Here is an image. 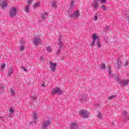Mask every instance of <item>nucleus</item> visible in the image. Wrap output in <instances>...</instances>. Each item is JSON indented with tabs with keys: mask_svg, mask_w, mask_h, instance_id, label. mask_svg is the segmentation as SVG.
Instances as JSON below:
<instances>
[{
	"mask_svg": "<svg viewBox=\"0 0 129 129\" xmlns=\"http://www.w3.org/2000/svg\"><path fill=\"white\" fill-rule=\"evenodd\" d=\"M68 15L70 19H76V18H78L80 16V13H79V11H76L72 15L71 12L68 11Z\"/></svg>",
	"mask_w": 129,
	"mask_h": 129,
	"instance_id": "1",
	"label": "nucleus"
},
{
	"mask_svg": "<svg viewBox=\"0 0 129 129\" xmlns=\"http://www.w3.org/2000/svg\"><path fill=\"white\" fill-rule=\"evenodd\" d=\"M52 95H54V94H56L58 93V94H60L62 95L63 94V91L60 89V88L56 87L52 89L51 91Z\"/></svg>",
	"mask_w": 129,
	"mask_h": 129,
	"instance_id": "2",
	"label": "nucleus"
},
{
	"mask_svg": "<svg viewBox=\"0 0 129 129\" xmlns=\"http://www.w3.org/2000/svg\"><path fill=\"white\" fill-rule=\"evenodd\" d=\"M79 114L81 115V116H83L84 118H88V111H87L86 110L82 109L80 111Z\"/></svg>",
	"mask_w": 129,
	"mask_h": 129,
	"instance_id": "3",
	"label": "nucleus"
},
{
	"mask_svg": "<svg viewBox=\"0 0 129 129\" xmlns=\"http://www.w3.org/2000/svg\"><path fill=\"white\" fill-rule=\"evenodd\" d=\"M17 15V8L12 7L10 11V18H14Z\"/></svg>",
	"mask_w": 129,
	"mask_h": 129,
	"instance_id": "4",
	"label": "nucleus"
},
{
	"mask_svg": "<svg viewBox=\"0 0 129 129\" xmlns=\"http://www.w3.org/2000/svg\"><path fill=\"white\" fill-rule=\"evenodd\" d=\"M129 80H120L118 82V84H119L120 87H124L128 85Z\"/></svg>",
	"mask_w": 129,
	"mask_h": 129,
	"instance_id": "5",
	"label": "nucleus"
},
{
	"mask_svg": "<svg viewBox=\"0 0 129 129\" xmlns=\"http://www.w3.org/2000/svg\"><path fill=\"white\" fill-rule=\"evenodd\" d=\"M33 42L35 46H39V44L41 43V37L40 36H35L33 40Z\"/></svg>",
	"mask_w": 129,
	"mask_h": 129,
	"instance_id": "6",
	"label": "nucleus"
},
{
	"mask_svg": "<svg viewBox=\"0 0 129 129\" xmlns=\"http://www.w3.org/2000/svg\"><path fill=\"white\" fill-rule=\"evenodd\" d=\"M49 65L52 72H55V71H56V66H57V63H53L52 61H49Z\"/></svg>",
	"mask_w": 129,
	"mask_h": 129,
	"instance_id": "7",
	"label": "nucleus"
},
{
	"mask_svg": "<svg viewBox=\"0 0 129 129\" xmlns=\"http://www.w3.org/2000/svg\"><path fill=\"white\" fill-rule=\"evenodd\" d=\"M0 7L2 10H4V9H6L7 7H8V2L5 1H2L0 3Z\"/></svg>",
	"mask_w": 129,
	"mask_h": 129,
	"instance_id": "8",
	"label": "nucleus"
},
{
	"mask_svg": "<svg viewBox=\"0 0 129 129\" xmlns=\"http://www.w3.org/2000/svg\"><path fill=\"white\" fill-rule=\"evenodd\" d=\"M120 59H121V56H119L117 59V69H119L122 66V63L120 61Z\"/></svg>",
	"mask_w": 129,
	"mask_h": 129,
	"instance_id": "9",
	"label": "nucleus"
},
{
	"mask_svg": "<svg viewBox=\"0 0 129 129\" xmlns=\"http://www.w3.org/2000/svg\"><path fill=\"white\" fill-rule=\"evenodd\" d=\"M50 122L51 121L49 119L46 120L43 124L41 125L42 129H46V126H48V125L50 124Z\"/></svg>",
	"mask_w": 129,
	"mask_h": 129,
	"instance_id": "10",
	"label": "nucleus"
},
{
	"mask_svg": "<svg viewBox=\"0 0 129 129\" xmlns=\"http://www.w3.org/2000/svg\"><path fill=\"white\" fill-rule=\"evenodd\" d=\"M92 6L93 8H94V9L97 10V9H98V6H99V3L98 2V1H95L92 4Z\"/></svg>",
	"mask_w": 129,
	"mask_h": 129,
	"instance_id": "11",
	"label": "nucleus"
},
{
	"mask_svg": "<svg viewBox=\"0 0 129 129\" xmlns=\"http://www.w3.org/2000/svg\"><path fill=\"white\" fill-rule=\"evenodd\" d=\"M78 128V124L76 122H72L71 124L70 129Z\"/></svg>",
	"mask_w": 129,
	"mask_h": 129,
	"instance_id": "12",
	"label": "nucleus"
},
{
	"mask_svg": "<svg viewBox=\"0 0 129 129\" xmlns=\"http://www.w3.org/2000/svg\"><path fill=\"white\" fill-rule=\"evenodd\" d=\"M98 38H99V36L96 35V34H93L92 35V39H93L92 43H95V42L97 41V39H99Z\"/></svg>",
	"mask_w": 129,
	"mask_h": 129,
	"instance_id": "13",
	"label": "nucleus"
},
{
	"mask_svg": "<svg viewBox=\"0 0 129 129\" xmlns=\"http://www.w3.org/2000/svg\"><path fill=\"white\" fill-rule=\"evenodd\" d=\"M57 44L59 45L58 47H60L63 48L64 47V45H63V42H62V37L60 36L58 39Z\"/></svg>",
	"mask_w": 129,
	"mask_h": 129,
	"instance_id": "14",
	"label": "nucleus"
},
{
	"mask_svg": "<svg viewBox=\"0 0 129 129\" xmlns=\"http://www.w3.org/2000/svg\"><path fill=\"white\" fill-rule=\"evenodd\" d=\"M105 69H106V66L105 65V63L102 62L101 65L100 67V70H105Z\"/></svg>",
	"mask_w": 129,
	"mask_h": 129,
	"instance_id": "15",
	"label": "nucleus"
},
{
	"mask_svg": "<svg viewBox=\"0 0 129 129\" xmlns=\"http://www.w3.org/2000/svg\"><path fill=\"white\" fill-rule=\"evenodd\" d=\"M82 102H85L86 101V94H83L81 96Z\"/></svg>",
	"mask_w": 129,
	"mask_h": 129,
	"instance_id": "16",
	"label": "nucleus"
},
{
	"mask_svg": "<svg viewBox=\"0 0 129 129\" xmlns=\"http://www.w3.org/2000/svg\"><path fill=\"white\" fill-rule=\"evenodd\" d=\"M122 115L124 117H127V118H128V112H127V111L125 110L123 111Z\"/></svg>",
	"mask_w": 129,
	"mask_h": 129,
	"instance_id": "17",
	"label": "nucleus"
},
{
	"mask_svg": "<svg viewBox=\"0 0 129 129\" xmlns=\"http://www.w3.org/2000/svg\"><path fill=\"white\" fill-rule=\"evenodd\" d=\"M13 70H14L13 67H10L9 68V70L8 71V76H11V75L13 74Z\"/></svg>",
	"mask_w": 129,
	"mask_h": 129,
	"instance_id": "18",
	"label": "nucleus"
},
{
	"mask_svg": "<svg viewBox=\"0 0 129 129\" xmlns=\"http://www.w3.org/2000/svg\"><path fill=\"white\" fill-rule=\"evenodd\" d=\"M96 44L99 48H101V43H100V39H97Z\"/></svg>",
	"mask_w": 129,
	"mask_h": 129,
	"instance_id": "19",
	"label": "nucleus"
},
{
	"mask_svg": "<svg viewBox=\"0 0 129 129\" xmlns=\"http://www.w3.org/2000/svg\"><path fill=\"white\" fill-rule=\"evenodd\" d=\"M40 2H37V3L34 4V7H33L34 10H36V8H38V7H40Z\"/></svg>",
	"mask_w": 129,
	"mask_h": 129,
	"instance_id": "20",
	"label": "nucleus"
},
{
	"mask_svg": "<svg viewBox=\"0 0 129 129\" xmlns=\"http://www.w3.org/2000/svg\"><path fill=\"white\" fill-rule=\"evenodd\" d=\"M58 2L57 1H52L51 2V5L54 8V9H56L57 8V4Z\"/></svg>",
	"mask_w": 129,
	"mask_h": 129,
	"instance_id": "21",
	"label": "nucleus"
},
{
	"mask_svg": "<svg viewBox=\"0 0 129 129\" xmlns=\"http://www.w3.org/2000/svg\"><path fill=\"white\" fill-rule=\"evenodd\" d=\"M48 14V13L45 12L44 14H42V15H41V18L42 19V20H46V18H47V15Z\"/></svg>",
	"mask_w": 129,
	"mask_h": 129,
	"instance_id": "22",
	"label": "nucleus"
},
{
	"mask_svg": "<svg viewBox=\"0 0 129 129\" xmlns=\"http://www.w3.org/2000/svg\"><path fill=\"white\" fill-rule=\"evenodd\" d=\"M74 1H71V3H70V9H74Z\"/></svg>",
	"mask_w": 129,
	"mask_h": 129,
	"instance_id": "23",
	"label": "nucleus"
},
{
	"mask_svg": "<svg viewBox=\"0 0 129 129\" xmlns=\"http://www.w3.org/2000/svg\"><path fill=\"white\" fill-rule=\"evenodd\" d=\"M15 111H14V108H13V107L10 108V110H9V115L10 116H12V115L13 114V113H14Z\"/></svg>",
	"mask_w": 129,
	"mask_h": 129,
	"instance_id": "24",
	"label": "nucleus"
},
{
	"mask_svg": "<svg viewBox=\"0 0 129 129\" xmlns=\"http://www.w3.org/2000/svg\"><path fill=\"white\" fill-rule=\"evenodd\" d=\"M0 92H5V86L3 85L0 86Z\"/></svg>",
	"mask_w": 129,
	"mask_h": 129,
	"instance_id": "25",
	"label": "nucleus"
},
{
	"mask_svg": "<svg viewBox=\"0 0 129 129\" xmlns=\"http://www.w3.org/2000/svg\"><path fill=\"white\" fill-rule=\"evenodd\" d=\"M33 118L34 120V122H36V120H37L38 117L37 116V113H34L33 114Z\"/></svg>",
	"mask_w": 129,
	"mask_h": 129,
	"instance_id": "26",
	"label": "nucleus"
},
{
	"mask_svg": "<svg viewBox=\"0 0 129 129\" xmlns=\"http://www.w3.org/2000/svg\"><path fill=\"white\" fill-rule=\"evenodd\" d=\"M115 97H116V95H111L108 98V100H111V99H112L113 98H115Z\"/></svg>",
	"mask_w": 129,
	"mask_h": 129,
	"instance_id": "27",
	"label": "nucleus"
},
{
	"mask_svg": "<svg viewBox=\"0 0 129 129\" xmlns=\"http://www.w3.org/2000/svg\"><path fill=\"white\" fill-rule=\"evenodd\" d=\"M61 49H62V47H61V46H58V49L56 51V54L57 55H59V54H60V52H61Z\"/></svg>",
	"mask_w": 129,
	"mask_h": 129,
	"instance_id": "28",
	"label": "nucleus"
},
{
	"mask_svg": "<svg viewBox=\"0 0 129 129\" xmlns=\"http://www.w3.org/2000/svg\"><path fill=\"white\" fill-rule=\"evenodd\" d=\"M32 2H33V1H28L27 2V8H30V6H31V5L32 4Z\"/></svg>",
	"mask_w": 129,
	"mask_h": 129,
	"instance_id": "29",
	"label": "nucleus"
},
{
	"mask_svg": "<svg viewBox=\"0 0 129 129\" xmlns=\"http://www.w3.org/2000/svg\"><path fill=\"white\" fill-rule=\"evenodd\" d=\"M31 100H32V101H33L34 102H35V101L37 100V98H36V97L34 96H31Z\"/></svg>",
	"mask_w": 129,
	"mask_h": 129,
	"instance_id": "30",
	"label": "nucleus"
},
{
	"mask_svg": "<svg viewBox=\"0 0 129 129\" xmlns=\"http://www.w3.org/2000/svg\"><path fill=\"white\" fill-rule=\"evenodd\" d=\"M5 67H6V63L1 64L2 71H4V69H5Z\"/></svg>",
	"mask_w": 129,
	"mask_h": 129,
	"instance_id": "31",
	"label": "nucleus"
},
{
	"mask_svg": "<svg viewBox=\"0 0 129 129\" xmlns=\"http://www.w3.org/2000/svg\"><path fill=\"white\" fill-rule=\"evenodd\" d=\"M127 119H128V118L127 117H123V121L125 123H126V122H127Z\"/></svg>",
	"mask_w": 129,
	"mask_h": 129,
	"instance_id": "32",
	"label": "nucleus"
},
{
	"mask_svg": "<svg viewBox=\"0 0 129 129\" xmlns=\"http://www.w3.org/2000/svg\"><path fill=\"white\" fill-rule=\"evenodd\" d=\"M29 7H25V12H26V13H30V10L29 9Z\"/></svg>",
	"mask_w": 129,
	"mask_h": 129,
	"instance_id": "33",
	"label": "nucleus"
},
{
	"mask_svg": "<svg viewBox=\"0 0 129 129\" xmlns=\"http://www.w3.org/2000/svg\"><path fill=\"white\" fill-rule=\"evenodd\" d=\"M46 50L48 52H52V49H51V47L50 46L47 47Z\"/></svg>",
	"mask_w": 129,
	"mask_h": 129,
	"instance_id": "34",
	"label": "nucleus"
},
{
	"mask_svg": "<svg viewBox=\"0 0 129 129\" xmlns=\"http://www.w3.org/2000/svg\"><path fill=\"white\" fill-rule=\"evenodd\" d=\"M23 50H25V47H24V45H20V51H23Z\"/></svg>",
	"mask_w": 129,
	"mask_h": 129,
	"instance_id": "35",
	"label": "nucleus"
},
{
	"mask_svg": "<svg viewBox=\"0 0 129 129\" xmlns=\"http://www.w3.org/2000/svg\"><path fill=\"white\" fill-rule=\"evenodd\" d=\"M10 93L11 95H15V90H10Z\"/></svg>",
	"mask_w": 129,
	"mask_h": 129,
	"instance_id": "36",
	"label": "nucleus"
},
{
	"mask_svg": "<svg viewBox=\"0 0 129 129\" xmlns=\"http://www.w3.org/2000/svg\"><path fill=\"white\" fill-rule=\"evenodd\" d=\"M101 8H102V9H103V11H105L106 10V7H105V6L104 5H102L101 6Z\"/></svg>",
	"mask_w": 129,
	"mask_h": 129,
	"instance_id": "37",
	"label": "nucleus"
},
{
	"mask_svg": "<svg viewBox=\"0 0 129 129\" xmlns=\"http://www.w3.org/2000/svg\"><path fill=\"white\" fill-rule=\"evenodd\" d=\"M98 117H99V118H102V115H101V113H99L98 114V115H97Z\"/></svg>",
	"mask_w": 129,
	"mask_h": 129,
	"instance_id": "38",
	"label": "nucleus"
},
{
	"mask_svg": "<svg viewBox=\"0 0 129 129\" xmlns=\"http://www.w3.org/2000/svg\"><path fill=\"white\" fill-rule=\"evenodd\" d=\"M98 19V16H95L94 18V21H95V22H96V21H97Z\"/></svg>",
	"mask_w": 129,
	"mask_h": 129,
	"instance_id": "39",
	"label": "nucleus"
},
{
	"mask_svg": "<svg viewBox=\"0 0 129 129\" xmlns=\"http://www.w3.org/2000/svg\"><path fill=\"white\" fill-rule=\"evenodd\" d=\"M116 80L117 81H118V82H119V81H120V79H119V77H118V76H117L116 77Z\"/></svg>",
	"mask_w": 129,
	"mask_h": 129,
	"instance_id": "40",
	"label": "nucleus"
},
{
	"mask_svg": "<svg viewBox=\"0 0 129 129\" xmlns=\"http://www.w3.org/2000/svg\"><path fill=\"white\" fill-rule=\"evenodd\" d=\"M22 69L23 70H24V71H25V72H27V71H28V70H26V68L24 67H22Z\"/></svg>",
	"mask_w": 129,
	"mask_h": 129,
	"instance_id": "41",
	"label": "nucleus"
},
{
	"mask_svg": "<svg viewBox=\"0 0 129 129\" xmlns=\"http://www.w3.org/2000/svg\"><path fill=\"white\" fill-rule=\"evenodd\" d=\"M20 44H21V45H24V41H23V40H21L20 42Z\"/></svg>",
	"mask_w": 129,
	"mask_h": 129,
	"instance_id": "42",
	"label": "nucleus"
},
{
	"mask_svg": "<svg viewBox=\"0 0 129 129\" xmlns=\"http://www.w3.org/2000/svg\"><path fill=\"white\" fill-rule=\"evenodd\" d=\"M94 45H95V42H92V43H91V47H93V46H94Z\"/></svg>",
	"mask_w": 129,
	"mask_h": 129,
	"instance_id": "43",
	"label": "nucleus"
},
{
	"mask_svg": "<svg viewBox=\"0 0 129 129\" xmlns=\"http://www.w3.org/2000/svg\"><path fill=\"white\" fill-rule=\"evenodd\" d=\"M105 3H106V1H101L100 2L101 4H105Z\"/></svg>",
	"mask_w": 129,
	"mask_h": 129,
	"instance_id": "44",
	"label": "nucleus"
},
{
	"mask_svg": "<svg viewBox=\"0 0 129 129\" xmlns=\"http://www.w3.org/2000/svg\"><path fill=\"white\" fill-rule=\"evenodd\" d=\"M126 19L127 20L128 23H129V16H126Z\"/></svg>",
	"mask_w": 129,
	"mask_h": 129,
	"instance_id": "45",
	"label": "nucleus"
},
{
	"mask_svg": "<svg viewBox=\"0 0 129 129\" xmlns=\"http://www.w3.org/2000/svg\"><path fill=\"white\" fill-rule=\"evenodd\" d=\"M128 65V62L126 61V62L124 64V66H127Z\"/></svg>",
	"mask_w": 129,
	"mask_h": 129,
	"instance_id": "46",
	"label": "nucleus"
},
{
	"mask_svg": "<svg viewBox=\"0 0 129 129\" xmlns=\"http://www.w3.org/2000/svg\"><path fill=\"white\" fill-rule=\"evenodd\" d=\"M40 60H41V61H44V58L42 56H41L40 57Z\"/></svg>",
	"mask_w": 129,
	"mask_h": 129,
	"instance_id": "47",
	"label": "nucleus"
},
{
	"mask_svg": "<svg viewBox=\"0 0 129 129\" xmlns=\"http://www.w3.org/2000/svg\"><path fill=\"white\" fill-rule=\"evenodd\" d=\"M108 29H109V27L108 26H106V27H105V30L106 31H107V30H108Z\"/></svg>",
	"mask_w": 129,
	"mask_h": 129,
	"instance_id": "48",
	"label": "nucleus"
},
{
	"mask_svg": "<svg viewBox=\"0 0 129 129\" xmlns=\"http://www.w3.org/2000/svg\"><path fill=\"white\" fill-rule=\"evenodd\" d=\"M108 73H109V74L110 75H111V74H112V73H111V71L110 70H108Z\"/></svg>",
	"mask_w": 129,
	"mask_h": 129,
	"instance_id": "49",
	"label": "nucleus"
},
{
	"mask_svg": "<svg viewBox=\"0 0 129 129\" xmlns=\"http://www.w3.org/2000/svg\"><path fill=\"white\" fill-rule=\"evenodd\" d=\"M107 67L108 70H109V71L111 70V69L110 68L109 65H108V66H107Z\"/></svg>",
	"mask_w": 129,
	"mask_h": 129,
	"instance_id": "50",
	"label": "nucleus"
},
{
	"mask_svg": "<svg viewBox=\"0 0 129 129\" xmlns=\"http://www.w3.org/2000/svg\"><path fill=\"white\" fill-rule=\"evenodd\" d=\"M95 106H96V107L99 106V104H96L95 105Z\"/></svg>",
	"mask_w": 129,
	"mask_h": 129,
	"instance_id": "51",
	"label": "nucleus"
},
{
	"mask_svg": "<svg viewBox=\"0 0 129 129\" xmlns=\"http://www.w3.org/2000/svg\"><path fill=\"white\" fill-rule=\"evenodd\" d=\"M64 59H65V58H64V57H62L61 58V60H62V61H64Z\"/></svg>",
	"mask_w": 129,
	"mask_h": 129,
	"instance_id": "52",
	"label": "nucleus"
},
{
	"mask_svg": "<svg viewBox=\"0 0 129 129\" xmlns=\"http://www.w3.org/2000/svg\"><path fill=\"white\" fill-rule=\"evenodd\" d=\"M41 86H42L43 87H46V86H45L44 84H42Z\"/></svg>",
	"mask_w": 129,
	"mask_h": 129,
	"instance_id": "53",
	"label": "nucleus"
},
{
	"mask_svg": "<svg viewBox=\"0 0 129 129\" xmlns=\"http://www.w3.org/2000/svg\"><path fill=\"white\" fill-rule=\"evenodd\" d=\"M1 118H4V117H3V116H0V119Z\"/></svg>",
	"mask_w": 129,
	"mask_h": 129,
	"instance_id": "54",
	"label": "nucleus"
},
{
	"mask_svg": "<svg viewBox=\"0 0 129 129\" xmlns=\"http://www.w3.org/2000/svg\"><path fill=\"white\" fill-rule=\"evenodd\" d=\"M100 1H106V0H100Z\"/></svg>",
	"mask_w": 129,
	"mask_h": 129,
	"instance_id": "55",
	"label": "nucleus"
},
{
	"mask_svg": "<svg viewBox=\"0 0 129 129\" xmlns=\"http://www.w3.org/2000/svg\"><path fill=\"white\" fill-rule=\"evenodd\" d=\"M113 76H111V77H113Z\"/></svg>",
	"mask_w": 129,
	"mask_h": 129,
	"instance_id": "56",
	"label": "nucleus"
},
{
	"mask_svg": "<svg viewBox=\"0 0 129 129\" xmlns=\"http://www.w3.org/2000/svg\"><path fill=\"white\" fill-rule=\"evenodd\" d=\"M29 1H32V0H29Z\"/></svg>",
	"mask_w": 129,
	"mask_h": 129,
	"instance_id": "57",
	"label": "nucleus"
}]
</instances>
